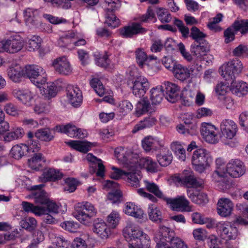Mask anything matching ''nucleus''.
<instances>
[{"label":"nucleus","instance_id":"nucleus-1","mask_svg":"<svg viewBox=\"0 0 248 248\" xmlns=\"http://www.w3.org/2000/svg\"><path fill=\"white\" fill-rule=\"evenodd\" d=\"M114 153L118 159L124 164L127 165L129 168V170H131V172H126L124 178L127 179V182L131 186H139L140 182L138 173L136 172L139 168L135 169L134 167L130 166V165L134 164V162L131 160V158L133 157V155L130 151L125 150L122 147L116 148Z\"/></svg>","mask_w":248,"mask_h":248},{"label":"nucleus","instance_id":"nucleus-2","mask_svg":"<svg viewBox=\"0 0 248 248\" xmlns=\"http://www.w3.org/2000/svg\"><path fill=\"white\" fill-rule=\"evenodd\" d=\"M155 11L161 23H168L170 22L172 17L168 10L163 8H156L155 6L149 7L145 14L138 16L136 19L141 22H149L155 18Z\"/></svg>","mask_w":248,"mask_h":248},{"label":"nucleus","instance_id":"nucleus-3","mask_svg":"<svg viewBox=\"0 0 248 248\" xmlns=\"http://www.w3.org/2000/svg\"><path fill=\"white\" fill-rule=\"evenodd\" d=\"M173 23L178 28L184 38H187L189 36L194 40V43H206L204 38L206 37V35L196 27L193 26L191 28L190 32L188 28L186 26L183 22L178 18H175Z\"/></svg>","mask_w":248,"mask_h":248},{"label":"nucleus","instance_id":"nucleus-4","mask_svg":"<svg viewBox=\"0 0 248 248\" xmlns=\"http://www.w3.org/2000/svg\"><path fill=\"white\" fill-rule=\"evenodd\" d=\"M191 161L195 170L202 173L210 165L212 159L206 149L200 148L194 152Z\"/></svg>","mask_w":248,"mask_h":248},{"label":"nucleus","instance_id":"nucleus-5","mask_svg":"<svg viewBox=\"0 0 248 248\" xmlns=\"http://www.w3.org/2000/svg\"><path fill=\"white\" fill-rule=\"evenodd\" d=\"M242 69L241 62L236 58L222 65L219 68V72L226 80L229 81L235 80L242 72Z\"/></svg>","mask_w":248,"mask_h":248},{"label":"nucleus","instance_id":"nucleus-6","mask_svg":"<svg viewBox=\"0 0 248 248\" xmlns=\"http://www.w3.org/2000/svg\"><path fill=\"white\" fill-rule=\"evenodd\" d=\"M96 210L93 205L86 202L81 206L76 207L73 213V216L81 223L87 225L91 222L92 218L96 215Z\"/></svg>","mask_w":248,"mask_h":248},{"label":"nucleus","instance_id":"nucleus-7","mask_svg":"<svg viewBox=\"0 0 248 248\" xmlns=\"http://www.w3.org/2000/svg\"><path fill=\"white\" fill-rule=\"evenodd\" d=\"M25 76L28 77L35 85H42L46 81V73L44 69L37 65H29L24 69Z\"/></svg>","mask_w":248,"mask_h":248},{"label":"nucleus","instance_id":"nucleus-8","mask_svg":"<svg viewBox=\"0 0 248 248\" xmlns=\"http://www.w3.org/2000/svg\"><path fill=\"white\" fill-rule=\"evenodd\" d=\"M106 7V22L108 26L113 28L118 27L120 20L113 12L119 9L121 6L120 0H104Z\"/></svg>","mask_w":248,"mask_h":248},{"label":"nucleus","instance_id":"nucleus-9","mask_svg":"<svg viewBox=\"0 0 248 248\" xmlns=\"http://www.w3.org/2000/svg\"><path fill=\"white\" fill-rule=\"evenodd\" d=\"M216 170L212 174V178L216 182L219 183L225 188L229 185L228 178H226L225 167L223 160L221 158L216 160Z\"/></svg>","mask_w":248,"mask_h":248},{"label":"nucleus","instance_id":"nucleus-10","mask_svg":"<svg viewBox=\"0 0 248 248\" xmlns=\"http://www.w3.org/2000/svg\"><path fill=\"white\" fill-rule=\"evenodd\" d=\"M209 50V47L205 45V43H193L191 45L190 52L192 55L195 57L196 62V65L198 66L197 69L200 71L202 69L201 64H199L198 62L204 60V56L206 53Z\"/></svg>","mask_w":248,"mask_h":248},{"label":"nucleus","instance_id":"nucleus-11","mask_svg":"<svg viewBox=\"0 0 248 248\" xmlns=\"http://www.w3.org/2000/svg\"><path fill=\"white\" fill-rule=\"evenodd\" d=\"M225 171L226 174H228L233 178H238L245 174L246 167L240 160L232 159L226 165Z\"/></svg>","mask_w":248,"mask_h":248},{"label":"nucleus","instance_id":"nucleus-12","mask_svg":"<svg viewBox=\"0 0 248 248\" xmlns=\"http://www.w3.org/2000/svg\"><path fill=\"white\" fill-rule=\"evenodd\" d=\"M217 229L220 232L222 239L225 240L226 242L235 239L239 233L237 227L232 225L229 222L218 223Z\"/></svg>","mask_w":248,"mask_h":248},{"label":"nucleus","instance_id":"nucleus-13","mask_svg":"<svg viewBox=\"0 0 248 248\" xmlns=\"http://www.w3.org/2000/svg\"><path fill=\"white\" fill-rule=\"evenodd\" d=\"M179 179L180 182L188 188L201 187L203 184V181L197 178L190 170H185Z\"/></svg>","mask_w":248,"mask_h":248},{"label":"nucleus","instance_id":"nucleus-14","mask_svg":"<svg viewBox=\"0 0 248 248\" xmlns=\"http://www.w3.org/2000/svg\"><path fill=\"white\" fill-rule=\"evenodd\" d=\"M164 201L167 204H170L174 210L180 211L190 212L191 207L189 205V202L184 196H178L174 199L169 198L166 197Z\"/></svg>","mask_w":248,"mask_h":248},{"label":"nucleus","instance_id":"nucleus-15","mask_svg":"<svg viewBox=\"0 0 248 248\" xmlns=\"http://www.w3.org/2000/svg\"><path fill=\"white\" fill-rule=\"evenodd\" d=\"M131 160L134 162V164L130 165V166L134 167L135 169L145 168L148 171L151 172H155L158 170L157 164L150 157L137 158L133 156L131 158Z\"/></svg>","mask_w":248,"mask_h":248},{"label":"nucleus","instance_id":"nucleus-16","mask_svg":"<svg viewBox=\"0 0 248 248\" xmlns=\"http://www.w3.org/2000/svg\"><path fill=\"white\" fill-rule=\"evenodd\" d=\"M216 131L217 128L210 123H203L201 124V134L208 143L215 144L218 142V138Z\"/></svg>","mask_w":248,"mask_h":248},{"label":"nucleus","instance_id":"nucleus-17","mask_svg":"<svg viewBox=\"0 0 248 248\" xmlns=\"http://www.w3.org/2000/svg\"><path fill=\"white\" fill-rule=\"evenodd\" d=\"M14 96L21 103L30 107L33 104L35 94L28 89H15L13 91Z\"/></svg>","mask_w":248,"mask_h":248},{"label":"nucleus","instance_id":"nucleus-18","mask_svg":"<svg viewBox=\"0 0 248 248\" xmlns=\"http://www.w3.org/2000/svg\"><path fill=\"white\" fill-rule=\"evenodd\" d=\"M132 93L136 97L143 96L149 89L150 84L143 76L137 77L133 82Z\"/></svg>","mask_w":248,"mask_h":248},{"label":"nucleus","instance_id":"nucleus-19","mask_svg":"<svg viewBox=\"0 0 248 248\" xmlns=\"http://www.w3.org/2000/svg\"><path fill=\"white\" fill-rule=\"evenodd\" d=\"M176 237H174V232L170 229L165 226H160L158 232L154 237L156 244H164L166 243L171 244V241Z\"/></svg>","mask_w":248,"mask_h":248},{"label":"nucleus","instance_id":"nucleus-20","mask_svg":"<svg viewBox=\"0 0 248 248\" xmlns=\"http://www.w3.org/2000/svg\"><path fill=\"white\" fill-rule=\"evenodd\" d=\"M120 35L124 38H132L134 35L144 34L147 30L139 23H132L131 25L124 26L119 29Z\"/></svg>","mask_w":248,"mask_h":248},{"label":"nucleus","instance_id":"nucleus-21","mask_svg":"<svg viewBox=\"0 0 248 248\" xmlns=\"http://www.w3.org/2000/svg\"><path fill=\"white\" fill-rule=\"evenodd\" d=\"M3 50L10 53H14L19 51L23 48L24 42L19 36H15L9 39L3 41L2 44Z\"/></svg>","mask_w":248,"mask_h":248},{"label":"nucleus","instance_id":"nucleus-22","mask_svg":"<svg viewBox=\"0 0 248 248\" xmlns=\"http://www.w3.org/2000/svg\"><path fill=\"white\" fill-rule=\"evenodd\" d=\"M237 128L236 124L233 121L223 120L220 124L221 136L227 139H232L236 134Z\"/></svg>","mask_w":248,"mask_h":248},{"label":"nucleus","instance_id":"nucleus-23","mask_svg":"<svg viewBox=\"0 0 248 248\" xmlns=\"http://www.w3.org/2000/svg\"><path fill=\"white\" fill-rule=\"evenodd\" d=\"M118 183L110 180L107 181L103 185V188L112 189V191L108 193L107 197L113 203L120 202L122 196L121 191L118 189Z\"/></svg>","mask_w":248,"mask_h":248},{"label":"nucleus","instance_id":"nucleus-24","mask_svg":"<svg viewBox=\"0 0 248 248\" xmlns=\"http://www.w3.org/2000/svg\"><path fill=\"white\" fill-rule=\"evenodd\" d=\"M67 96L70 103L75 108L80 106L82 102V95L79 88L69 86L67 88Z\"/></svg>","mask_w":248,"mask_h":248},{"label":"nucleus","instance_id":"nucleus-25","mask_svg":"<svg viewBox=\"0 0 248 248\" xmlns=\"http://www.w3.org/2000/svg\"><path fill=\"white\" fill-rule=\"evenodd\" d=\"M53 66L57 73L62 75H67L72 71L70 63L65 57L55 59L53 62Z\"/></svg>","mask_w":248,"mask_h":248},{"label":"nucleus","instance_id":"nucleus-26","mask_svg":"<svg viewBox=\"0 0 248 248\" xmlns=\"http://www.w3.org/2000/svg\"><path fill=\"white\" fill-rule=\"evenodd\" d=\"M93 232L102 239H107L111 233L109 227L102 220L97 219L94 221Z\"/></svg>","mask_w":248,"mask_h":248},{"label":"nucleus","instance_id":"nucleus-27","mask_svg":"<svg viewBox=\"0 0 248 248\" xmlns=\"http://www.w3.org/2000/svg\"><path fill=\"white\" fill-rule=\"evenodd\" d=\"M233 207L232 201L227 198H221L217 202V213L221 217H226L231 215Z\"/></svg>","mask_w":248,"mask_h":248},{"label":"nucleus","instance_id":"nucleus-28","mask_svg":"<svg viewBox=\"0 0 248 248\" xmlns=\"http://www.w3.org/2000/svg\"><path fill=\"white\" fill-rule=\"evenodd\" d=\"M171 64L173 65L172 71L176 78L181 81L189 78L191 73L186 67L180 64H173L172 62Z\"/></svg>","mask_w":248,"mask_h":248},{"label":"nucleus","instance_id":"nucleus-29","mask_svg":"<svg viewBox=\"0 0 248 248\" xmlns=\"http://www.w3.org/2000/svg\"><path fill=\"white\" fill-rule=\"evenodd\" d=\"M166 98L170 102L174 103L179 96V87L175 84L167 82L165 83Z\"/></svg>","mask_w":248,"mask_h":248},{"label":"nucleus","instance_id":"nucleus-30","mask_svg":"<svg viewBox=\"0 0 248 248\" xmlns=\"http://www.w3.org/2000/svg\"><path fill=\"white\" fill-rule=\"evenodd\" d=\"M7 75L9 78L14 82H19L23 76H25L24 69L19 65L15 64L9 67L7 69Z\"/></svg>","mask_w":248,"mask_h":248},{"label":"nucleus","instance_id":"nucleus-31","mask_svg":"<svg viewBox=\"0 0 248 248\" xmlns=\"http://www.w3.org/2000/svg\"><path fill=\"white\" fill-rule=\"evenodd\" d=\"M124 236L126 240L132 243L138 239L143 234L144 232L136 227L128 226L125 228L123 231Z\"/></svg>","mask_w":248,"mask_h":248},{"label":"nucleus","instance_id":"nucleus-32","mask_svg":"<svg viewBox=\"0 0 248 248\" xmlns=\"http://www.w3.org/2000/svg\"><path fill=\"white\" fill-rule=\"evenodd\" d=\"M231 82V90L232 92L239 97L243 96L248 93L247 84L243 81L236 82L235 80H229Z\"/></svg>","mask_w":248,"mask_h":248},{"label":"nucleus","instance_id":"nucleus-33","mask_svg":"<svg viewBox=\"0 0 248 248\" xmlns=\"http://www.w3.org/2000/svg\"><path fill=\"white\" fill-rule=\"evenodd\" d=\"M187 193L188 198L196 204L204 205L208 202L207 195L204 193L198 192L192 189H188Z\"/></svg>","mask_w":248,"mask_h":248},{"label":"nucleus","instance_id":"nucleus-34","mask_svg":"<svg viewBox=\"0 0 248 248\" xmlns=\"http://www.w3.org/2000/svg\"><path fill=\"white\" fill-rule=\"evenodd\" d=\"M142 146L146 152H150L159 149L161 145L157 139L152 136H147L142 140Z\"/></svg>","mask_w":248,"mask_h":248},{"label":"nucleus","instance_id":"nucleus-35","mask_svg":"<svg viewBox=\"0 0 248 248\" xmlns=\"http://www.w3.org/2000/svg\"><path fill=\"white\" fill-rule=\"evenodd\" d=\"M87 160L91 162L90 167L97 168L96 174L97 176L103 177L104 175L105 167L101 162V160L98 159L92 154L89 153L86 155Z\"/></svg>","mask_w":248,"mask_h":248},{"label":"nucleus","instance_id":"nucleus-36","mask_svg":"<svg viewBox=\"0 0 248 248\" xmlns=\"http://www.w3.org/2000/svg\"><path fill=\"white\" fill-rule=\"evenodd\" d=\"M124 211L126 214L138 218L143 217L144 214L141 208L132 202L126 203Z\"/></svg>","mask_w":248,"mask_h":248},{"label":"nucleus","instance_id":"nucleus-37","mask_svg":"<svg viewBox=\"0 0 248 248\" xmlns=\"http://www.w3.org/2000/svg\"><path fill=\"white\" fill-rule=\"evenodd\" d=\"M28 140L26 145L28 148V152L31 151L32 152H38L40 148L39 139L36 137L32 132L30 131L27 133Z\"/></svg>","mask_w":248,"mask_h":248},{"label":"nucleus","instance_id":"nucleus-38","mask_svg":"<svg viewBox=\"0 0 248 248\" xmlns=\"http://www.w3.org/2000/svg\"><path fill=\"white\" fill-rule=\"evenodd\" d=\"M150 237L145 233L139 239L128 244V248H150Z\"/></svg>","mask_w":248,"mask_h":248},{"label":"nucleus","instance_id":"nucleus-39","mask_svg":"<svg viewBox=\"0 0 248 248\" xmlns=\"http://www.w3.org/2000/svg\"><path fill=\"white\" fill-rule=\"evenodd\" d=\"M24 131L23 128L18 127L14 128L9 132L6 133L3 136V140L5 142L12 141L21 139L24 135Z\"/></svg>","mask_w":248,"mask_h":248},{"label":"nucleus","instance_id":"nucleus-40","mask_svg":"<svg viewBox=\"0 0 248 248\" xmlns=\"http://www.w3.org/2000/svg\"><path fill=\"white\" fill-rule=\"evenodd\" d=\"M209 240L208 245L210 248H234L229 242L224 239L221 240L215 235L210 236Z\"/></svg>","mask_w":248,"mask_h":248},{"label":"nucleus","instance_id":"nucleus-41","mask_svg":"<svg viewBox=\"0 0 248 248\" xmlns=\"http://www.w3.org/2000/svg\"><path fill=\"white\" fill-rule=\"evenodd\" d=\"M28 152V148L24 144L14 146L11 151L10 155L16 159H19Z\"/></svg>","mask_w":248,"mask_h":248},{"label":"nucleus","instance_id":"nucleus-42","mask_svg":"<svg viewBox=\"0 0 248 248\" xmlns=\"http://www.w3.org/2000/svg\"><path fill=\"white\" fill-rule=\"evenodd\" d=\"M75 32L73 31L69 32L59 39L58 41L59 46L61 47H67L68 49L73 48V40Z\"/></svg>","mask_w":248,"mask_h":248},{"label":"nucleus","instance_id":"nucleus-43","mask_svg":"<svg viewBox=\"0 0 248 248\" xmlns=\"http://www.w3.org/2000/svg\"><path fill=\"white\" fill-rule=\"evenodd\" d=\"M150 99L153 104H159L164 96L163 91L161 86L153 88L150 91Z\"/></svg>","mask_w":248,"mask_h":248},{"label":"nucleus","instance_id":"nucleus-44","mask_svg":"<svg viewBox=\"0 0 248 248\" xmlns=\"http://www.w3.org/2000/svg\"><path fill=\"white\" fill-rule=\"evenodd\" d=\"M23 210L26 212H31L38 216L46 213V209L43 207L34 206L32 203L23 202L22 203Z\"/></svg>","mask_w":248,"mask_h":248},{"label":"nucleus","instance_id":"nucleus-45","mask_svg":"<svg viewBox=\"0 0 248 248\" xmlns=\"http://www.w3.org/2000/svg\"><path fill=\"white\" fill-rule=\"evenodd\" d=\"M54 132L48 128H42L38 129L34 135L39 140L45 141H49L54 138Z\"/></svg>","mask_w":248,"mask_h":248},{"label":"nucleus","instance_id":"nucleus-46","mask_svg":"<svg viewBox=\"0 0 248 248\" xmlns=\"http://www.w3.org/2000/svg\"><path fill=\"white\" fill-rule=\"evenodd\" d=\"M144 183L145 187L149 192L152 193L157 198L164 201L166 196L161 191L156 184L148 181H144Z\"/></svg>","mask_w":248,"mask_h":248},{"label":"nucleus","instance_id":"nucleus-47","mask_svg":"<svg viewBox=\"0 0 248 248\" xmlns=\"http://www.w3.org/2000/svg\"><path fill=\"white\" fill-rule=\"evenodd\" d=\"M172 151L181 161L186 160V151L184 146L178 141L173 142L170 145Z\"/></svg>","mask_w":248,"mask_h":248},{"label":"nucleus","instance_id":"nucleus-48","mask_svg":"<svg viewBox=\"0 0 248 248\" xmlns=\"http://www.w3.org/2000/svg\"><path fill=\"white\" fill-rule=\"evenodd\" d=\"M45 181H54L62 178V174L58 170L53 169L46 170L43 174Z\"/></svg>","mask_w":248,"mask_h":248},{"label":"nucleus","instance_id":"nucleus-49","mask_svg":"<svg viewBox=\"0 0 248 248\" xmlns=\"http://www.w3.org/2000/svg\"><path fill=\"white\" fill-rule=\"evenodd\" d=\"M151 105L150 103L147 99L143 98L139 101L136 106V112L139 115H142L147 112L151 113L150 111Z\"/></svg>","mask_w":248,"mask_h":248},{"label":"nucleus","instance_id":"nucleus-50","mask_svg":"<svg viewBox=\"0 0 248 248\" xmlns=\"http://www.w3.org/2000/svg\"><path fill=\"white\" fill-rule=\"evenodd\" d=\"M50 237L52 244L56 245L58 248H70L71 244L62 236L52 234Z\"/></svg>","mask_w":248,"mask_h":248},{"label":"nucleus","instance_id":"nucleus-51","mask_svg":"<svg viewBox=\"0 0 248 248\" xmlns=\"http://www.w3.org/2000/svg\"><path fill=\"white\" fill-rule=\"evenodd\" d=\"M148 213L149 218L154 222H160L161 220V213L154 204H149Z\"/></svg>","mask_w":248,"mask_h":248},{"label":"nucleus","instance_id":"nucleus-52","mask_svg":"<svg viewBox=\"0 0 248 248\" xmlns=\"http://www.w3.org/2000/svg\"><path fill=\"white\" fill-rule=\"evenodd\" d=\"M235 31H240L242 35L248 33V19L236 20L233 23Z\"/></svg>","mask_w":248,"mask_h":248},{"label":"nucleus","instance_id":"nucleus-53","mask_svg":"<svg viewBox=\"0 0 248 248\" xmlns=\"http://www.w3.org/2000/svg\"><path fill=\"white\" fill-rule=\"evenodd\" d=\"M156 158L160 165L163 167L169 165L172 160V154L169 151L157 154Z\"/></svg>","mask_w":248,"mask_h":248},{"label":"nucleus","instance_id":"nucleus-54","mask_svg":"<svg viewBox=\"0 0 248 248\" xmlns=\"http://www.w3.org/2000/svg\"><path fill=\"white\" fill-rule=\"evenodd\" d=\"M78 128L74 125L70 124L65 125H59L57 126L58 131L66 134L71 138H75L78 135H76Z\"/></svg>","mask_w":248,"mask_h":248},{"label":"nucleus","instance_id":"nucleus-55","mask_svg":"<svg viewBox=\"0 0 248 248\" xmlns=\"http://www.w3.org/2000/svg\"><path fill=\"white\" fill-rule=\"evenodd\" d=\"M24 14L25 20L31 23H34L39 16L38 10L30 8H27Z\"/></svg>","mask_w":248,"mask_h":248},{"label":"nucleus","instance_id":"nucleus-56","mask_svg":"<svg viewBox=\"0 0 248 248\" xmlns=\"http://www.w3.org/2000/svg\"><path fill=\"white\" fill-rule=\"evenodd\" d=\"M41 38L38 36H33L27 43V47L29 51H34L40 47Z\"/></svg>","mask_w":248,"mask_h":248},{"label":"nucleus","instance_id":"nucleus-57","mask_svg":"<svg viewBox=\"0 0 248 248\" xmlns=\"http://www.w3.org/2000/svg\"><path fill=\"white\" fill-rule=\"evenodd\" d=\"M71 148L83 153H87L89 150L90 147L87 144L81 141L72 140L67 142Z\"/></svg>","mask_w":248,"mask_h":248},{"label":"nucleus","instance_id":"nucleus-58","mask_svg":"<svg viewBox=\"0 0 248 248\" xmlns=\"http://www.w3.org/2000/svg\"><path fill=\"white\" fill-rule=\"evenodd\" d=\"M90 85L98 95L103 96L104 95L105 89L99 78H93L90 81Z\"/></svg>","mask_w":248,"mask_h":248},{"label":"nucleus","instance_id":"nucleus-59","mask_svg":"<svg viewBox=\"0 0 248 248\" xmlns=\"http://www.w3.org/2000/svg\"><path fill=\"white\" fill-rule=\"evenodd\" d=\"M197 126L192 125V127H188L185 125L180 124L176 126L177 131L181 134L185 135H195L197 132Z\"/></svg>","mask_w":248,"mask_h":248},{"label":"nucleus","instance_id":"nucleus-60","mask_svg":"<svg viewBox=\"0 0 248 248\" xmlns=\"http://www.w3.org/2000/svg\"><path fill=\"white\" fill-rule=\"evenodd\" d=\"M133 106L130 101L125 100L119 103V111L120 115L124 116L129 113L133 109Z\"/></svg>","mask_w":248,"mask_h":248},{"label":"nucleus","instance_id":"nucleus-61","mask_svg":"<svg viewBox=\"0 0 248 248\" xmlns=\"http://www.w3.org/2000/svg\"><path fill=\"white\" fill-rule=\"evenodd\" d=\"M44 158L42 154L40 153H35L32 157L29 159V165L34 170H39V166H41V162Z\"/></svg>","mask_w":248,"mask_h":248},{"label":"nucleus","instance_id":"nucleus-62","mask_svg":"<svg viewBox=\"0 0 248 248\" xmlns=\"http://www.w3.org/2000/svg\"><path fill=\"white\" fill-rule=\"evenodd\" d=\"M34 202L36 203L46 205L48 199L46 196V192L43 190H39L32 193Z\"/></svg>","mask_w":248,"mask_h":248},{"label":"nucleus","instance_id":"nucleus-63","mask_svg":"<svg viewBox=\"0 0 248 248\" xmlns=\"http://www.w3.org/2000/svg\"><path fill=\"white\" fill-rule=\"evenodd\" d=\"M120 216L118 212L112 211L107 217V223L109 228H115L118 224Z\"/></svg>","mask_w":248,"mask_h":248},{"label":"nucleus","instance_id":"nucleus-64","mask_svg":"<svg viewBox=\"0 0 248 248\" xmlns=\"http://www.w3.org/2000/svg\"><path fill=\"white\" fill-rule=\"evenodd\" d=\"M237 31H235L233 24L224 31L225 42L229 43L235 39V35Z\"/></svg>","mask_w":248,"mask_h":248}]
</instances>
